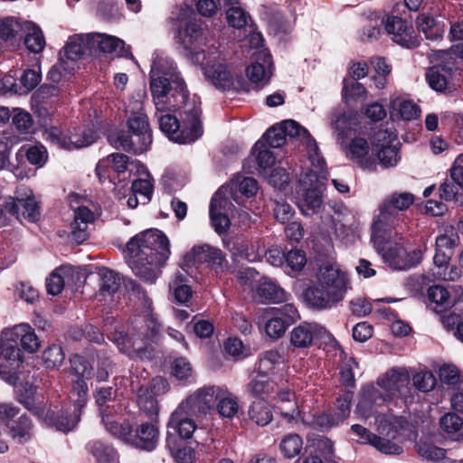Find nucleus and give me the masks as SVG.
Segmentation results:
<instances>
[{
    "label": "nucleus",
    "mask_w": 463,
    "mask_h": 463,
    "mask_svg": "<svg viewBox=\"0 0 463 463\" xmlns=\"http://www.w3.org/2000/svg\"><path fill=\"white\" fill-rule=\"evenodd\" d=\"M86 379L87 378H76L73 380L71 392V398L73 399L71 404L76 411L80 412L85 407L88 398V384Z\"/></svg>",
    "instance_id": "49"
},
{
    "label": "nucleus",
    "mask_w": 463,
    "mask_h": 463,
    "mask_svg": "<svg viewBox=\"0 0 463 463\" xmlns=\"http://www.w3.org/2000/svg\"><path fill=\"white\" fill-rule=\"evenodd\" d=\"M8 436L18 444H25L33 437L34 425L32 419L25 413L15 420L5 423Z\"/></svg>",
    "instance_id": "27"
},
{
    "label": "nucleus",
    "mask_w": 463,
    "mask_h": 463,
    "mask_svg": "<svg viewBox=\"0 0 463 463\" xmlns=\"http://www.w3.org/2000/svg\"><path fill=\"white\" fill-rule=\"evenodd\" d=\"M370 146L364 137H354L351 140L347 156L364 170L373 171L376 169V161L370 156Z\"/></svg>",
    "instance_id": "26"
},
{
    "label": "nucleus",
    "mask_w": 463,
    "mask_h": 463,
    "mask_svg": "<svg viewBox=\"0 0 463 463\" xmlns=\"http://www.w3.org/2000/svg\"><path fill=\"white\" fill-rule=\"evenodd\" d=\"M272 57L267 49H261L254 53V61L246 70L247 77L257 90L269 83L272 75Z\"/></svg>",
    "instance_id": "17"
},
{
    "label": "nucleus",
    "mask_w": 463,
    "mask_h": 463,
    "mask_svg": "<svg viewBox=\"0 0 463 463\" xmlns=\"http://www.w3.org/2000/svg\"><path fill=\"white\" fill-rule=\"evenodd\" d=\"M47 135L52 143L67 150L89 146L98 138L97 133L90 128H78L74 132L64 134L58 128H51Z\"/></svg>",
    "instance_id": "11"
},
{
    "label": "nucleus",
    "mask_w": 463,
    "mask_h": 463,
    "mask_svg": "<svg viewBox=\"0 0 463 463\" xmlns=\"http://www.w3.org/2000/svg\"><path fill=\"white\" fill-rule=\"evenodd\" d=\"M36 390V386L28 382L21 383L15 389L16 400L34 415L42 416L44 406L43 402L38 401Z\"/></svg>",
    "instance_id": "30"
},
{
    "label": "nucleus",
    "mask_w": 463,
    "mask_h": 463,
    "mask_svg": "<svg viewBox=\"0 0 463 463\" xmlns=\"http://www.w3.org/2000/svg\"><path fill=\"white\" fill-rule=\"evenodd\" d=\"M184 260L186 264H203L216 273L223 272L228 264L222 250L207 243L194 246Z\"/></svg>",
    "instance_id": "9"
},
{
    "label": "nucleus",
    "mask_w": 463,
    "mask_h": 463,
    "mask_svg": "<svg viewBox=\"0 0 463 463\" xmlns=\"http://www.w3.org/2000/svg\"><path fill=\"white\" fill-rule=\"evenodd\" d=\"M128 263L136 276L153 284L171 254L170 242L159 230H146L127 243Z\"/></svg>",
    "instance_id": "1"
},
{
    "label": "nucleus",
    "mask_w": 463,
    "mask_h": 463,
    "mask_svg": "<svg viewBox=\"0 0 463 463\" xmlns=\"http://www.w3.org/2000/svg\"><path fill=\"white\" fill-rule=\"evenodd\" d=\"M347 282L346 273L337 266L326 264L320 267L317 273V283L333 293L338 294L342 299L347 290Z\"/></svg>",
    "instance_id": "21"
},
{
    "label": "nucleus",
    "mask_w": 463,
    "mask_h": 463,
    "mask_svg": "<svg viewBox=\"0 0 463 463\" xmlns=\"http://www.w3.org/2000/svg\"><path fill=\"white\" fill-rule=\"evenodd\" d=\"M162 335V325L152 313H147L143 317L142 325L138 327V341L143 345V355L150 354L153 351L152 345H156Z\"/></svg>",
    "instance_id": "22"
},
{
    "label": "nucleus",
    "mask_w": 463,
    "mask_h": 463,
    "mask_svg": "<svg viewBox=\"0 0 463 463\" xmlns=\"http://www.w3.org/2000/svg\"><path fill=\"white\" fill-rule=\"evenodd\" d=\"M216 408L222 417L232 419L239 411V400L227 388L218 386Z\"/></svg>",
    "instance_id": "36"
},
{
    "label": "nucleus",
    "mask_w": 463,
    "mask_h": 463,
    "mask_svg": "<svg viewBox=\"0 0 463 463\" xmlns=\"http://www.w3.org/2000/svg\"><path fill=\"white\" fill-rule=\"evenodd\" d=\"M63 90L61 86L43 83L33 94V98L40 103H52L59 99L62 95Z\"/></svg>",
    "instance_id": "51"
},
{
    "label": "nucleus",
    "mask_w": 463,
    "mask_h": 463,
    "mask_svg": "<svg viewBox=\"0 0 463 463\" xmlns=\"http://www.w3.org/2000/svg\"><path fill=\"white\" fill-rule=\"evenodd\" d=\"M109 138L116 148H121L135 155L146 152L152 143V135L125 130L110 135Z\"/></svg>",
    "instance_id": "18"
},
{
    "label": "nucleus",
    "mask_w": 463,
    "mask_h": 463,
    "mask_svg": "<svg viewBox=\"0 0 463 463\" xmlns=\"http://www.w3.org/2000/svg\"><path fill=\"white\" fill-rule=\"evenodd\" d=\"M159 426L157 418L142 422L133 429L128 437V445L137 449L151 452L156 449L159 440Z\"/></svg>",
    "instance_id": "13"
},
{
    "label": "nucleus",
    "mask_w": 463,
    "mask_h": 463,
    "mask_svg": "<svg viewBox=\"0 0 463 463\" xmlns=\"http://www.w3.org/2000/svg\"><path fill=\"white\" fill-rule=\"evenodd\" d=\"M87 43L91 46H97L98 49L104 53H112L120 45L122 46L119 51L120 55L124 56V42L119 38L112 35L102 33H90L87 36Z\"/></svg>",
    "instance_id": "39"
},
{
    "label": "nucleus",
    "mask_w": 463,
    "mask_h": 463,
    "mask_svg": "<svg viewBox=\"0 0 463 463\" xmlns=\"http://www.w3.org/2000/svg\"><path fill=\"white\" fill-rule=\"evenodd\" d=\"M420 457L430 461H439L445 458L446 450L431 443L419 441L415 445Z\"/></svg>",
    "instance_id": "56"
},
{
    "label": "nucleus",
    "mask_w": 463,
    "mask_h": 463,
    "mask_svg": "<svg viewBox=\"0 0 463 463\" xmlns=\"http://www.w3.org/2000/svg\"><path fill=\"white\" fill-rule=\"evenodd\" d=\"M328 335L325 326L316 322H302L289 333V344L297 349H307Z\"/></svg>",
    "instance_id": "15"
},
{
    "label": "nucleus",
    "mask_w": 463,
    "mask_h": 463,
    "mask_svg": "<svg viewBox=\"0 0 463 463\" xmlns=\"http://www.w3.org/2000/svg\"><path fill=\"white\" fill-rule=\"evenodd\" d=\"M150 91L156 109L165 110L176 107L178 99L189 97L185 82L175 62L165 57H156L150 71Z\"/></svg>",
    "instance_id": "3"
},
{
    "label": "nucleus",
    "mask_w": 463,
    "mask_h": 463,
    "mask_svg": "<svg viewBox=\"0 0 463 463\" xmlns=\"http://www.w3.org/2000/svg\"><path fill=\"white\" fill-rule=\"evenodd\" d=\"M354 368H358V363L354 357L345 359L340 366V382L347 388H354L355 386Z\"/></svg>",
    "instance_id": "60"
},
{
    "label": "nucleus",
    "mask_w": 463,
    "mask_h": 463,
    "mask_svg": "<svg viewBox=\"0 0 463 463\" xmlns=\"http://www.w3.org/2000/svg\"><path fill=\"white\" fill-rule=\"evenodd\" d=\"M384 28L392 40L402 47L413 49L420 45L413 28L399 16H388L384 22Z\"/></svg>",
    "instance_id": "19"
},
{
    "label": "nucleus",
    "mask_w": 463,
    "mask_h": 463,
    "mask_svg": "<svg viewBox=\"0 0 463 463\" xmlns=\"http://www.w3.org/2000/svg\"><path fill=\"white\" fill-rule=\"evenodd\" d=\"M218 386H203L183 401L179 406L195 417L205 416L216 403Z\"/></svg>",
    "instance_id": "14"
},
{
    "label": "nucleus",
    "mask_w": 463,
    "mask_h": 463,
    "mask_svg": "<svg viewBox=\"0 0 463 463\" xmlns=\"http://www.w3.org/2000/svg\"><path fill=\"white\" fill-rule=\"evenodd\" d=\"M260 140H263L269 147L278 148L286 143V137L280 126L278 125L269 128Z\"/></svg>",
    "instance_id": "64"
},
{
    "label": "nucleus",
    "mask_w": 463,
    "mask_h": 463,
    "mask_svg": "<svg viewBox=\"0 0 463 463\" xmlns=\"http://www.w3.org/2000/svg\"><path fill=\"white\" fill-rule=\"evenodd\" d=\"M202 25L200 20H197L196 17L187 21L186 24L184 25V29H177L179 43L183 44L186 52L194 55L197 61L200 60L201 55H203V59H204L203 52H200L196 46L197 43L202 42Z\"/></svg>",
    "instance_id": "23"
},
{
    "label": "nucleus",
    "mask_w": 463,
    "mask_h": 463,
    "mask_svg": "<svg viewBox=\"0 0 463 463\" xmlns=\"http://www.w3.org/2000/svg\"><path fill=\"white\" fill-rule=\"evenodd\" d=\"M398 140L396 130L393 128H380L375 131L372 137V145L374 152L378 148L384 146H396Z\"/></svg>",
    "instance_id": "50"
},
{
    "label": "nucleus",
    "mask_w": 463,
    "mask_h": 463,
    "mask_svg": "<svg viewBox=\"0 0 463 463\" xmlns=\"http://www.w3.org/2000/svg\"><path fill=\"white\" fill-rule=\"evenodd\" d=\"M176 107L158 110L156 114L160 130L172 141L178 144H191L203 133L201 119L202 109L195 99L186 98L176 101Z\"/></svg>",
    "instance_id": "2"
},
{
    "label": "nucleus",
    "mask_w": 463,
    "mask_h": 463,
    "mask_svg": "<svg viewBox=\"0 0 463 463\" xmlns=\"http://www.w3.org/2000/svg\"><path fill=\"white\" fill-rule=\"evenodd\" d=\"M128 131L152 135V130L143 106L136 102V110H132L127 120Z\"/></svg>",
    "instance_id": "41"
},
{
    "label": "nucleus",
    "mask_w": 463,
    "mask_h": 463,
    "mask_svg": "<svg viewBox=\"0 0 463 463\" xmlns=\"http://www.w3.org/2000/svg\"><path fill=\"white\" fill-rule=\"evenodd\" d=\"M378 430L382 434L395 439L402 435V431L409 427L408 421L402 416L381 413L376 417Z\"/></svg>",
    "instance_id": "33"
},
{
    "label": "nucleus",
    "mask_w": 463,
    "mask_h": 463,
    "mask_svg": "<svg viewBox=\"0 0 463 463\" xmlns=\"http://www.w3.org/2000/svg\"><path fill=\"white\" fill-rule=\"evenodd\" d=\"M99 296L103 298L112 297L118 292L121 285L119 274L114 270L102 267L99 269Z\"/></svg>",
    "instance_id": "38"
},
{
    "label": "nucleus",
    "mask_w": 463,
    "mask_h": 463,
    "mask_svg": "<svg viewBox=\"0 0 463 463\" xmlns=\"http://www.w3.org/2000/svg\"><path fill=\"white\" fill-rule=\"evenodd\" d=\"M413 203L414 195L411 193H394L384 200L373 224L372 240L377 242L383 233L395 228L400 221L399 212L408 209Z\"/></svg>",
    "instance_id": "5"
},
{
    "label": "nucleus",
    "mask_w": 463,
    "mask_h": 463,
    "mask_svg": "<svg viewBox=\"0 0 463 463\" xmlns=\"http://www.w3.org/2000/svg\"><path fill=\"white\" fill-rule=\"evenodd\" d=\"M305 301L313 309L323 310L335 307L343 299L318 283L308 287L304 294Z\"/></svg>",
    "instance_id": "24"
},
{
    "label": "nucleus",
    "mask_w": 463,
    "mask_h": 463,
    "mask_svg": "<svg viewBox=\"0 0 463 463\" xmlns=\"http://www.w3.org/2000/svg\"><path fill=\"white\" fill-rule=\"evenodd\" d=\"M418 30L424 33L427 39L436 41L444 33V24L439 23L430 14H421L416 19Z\"/></svg>",
    "instance_id": "40"
},
{
    "label": "nucleus",
    "mask_w": 463,
    "mask_h": 463,
    "mask_svg": "<svg viewBox=\"0 0 463 463\" xmlns=\"http://www.w3.org/2000/svg\"><path fill=\"white\" fill-rule=\"evenodd\" d=\"M391 233L386 237L383 233V237L374 242L378 250L382 252L383 260L394 269L406 270L419 265L427 250L425 241L420 242L417 246H411L409 243H394L393 245L385 246L387 239L391 238Z\"/></svg>",
    "instance_id": "4"
},
{
    "label": "nucleus",
    "mask_w": 463,
    "mask_h": 463,
    "mask_svg": "<svg viewBox=\"0 0 463 463\" xmlns=\"http://www.w3.org/2000/svg\"><path fill=\"white\" fill-rule=\"evenodd\" d=\"M378 384L391 400L399 396L405 402L412 400L414 389L411 385V376L406 368H392L386 372L384 378L378 380Z\"/></svg>",
    "instance_id": "7"
},
{
    "label": "nucleus",
    "mask_w": 463,
    "mask_h": 463,
    "mask_svg": "<svg viewBox=\"0 0 463 463\" xmlns=\"http://www.w3.org/2000/svg\"><path fill=\"white\" fill-rule=\"evenodd\" d=\"M87 450L97 463H118L119 456L116 449L102 440H92L87 444Z\"/></svg>",
    "instance_id": "34"
},
{
    "label": "nucleus",
    "mask_w": 463,
    "mask_h": 463,
    "mask_svg": "<svg viewBox=\"0 0 463 463\" xmlns=\"http://www.w3.org/2000/svg\"><path fill=\"white\" fill-rule=\"evenodd\" d=\"M7 330L9 337H13L17 345H20L24 351L33 354L39 349V338L28 324H20Z\"/></svg>",
    "instance_id": "29"
},
{
    "label": "nucleus",
    "mask_w": 463,
    "mask_h": 463,
    "mask_svg": "<svg viewBox=\"0 0 463 463\" xmlns=\"http://www.w3.org/2000/svg\"><path fill=\"white\" fill-rule=\"evenodd\" d=\"M204 74L213 86L222 90H230L234 84L232 74L222 63L206 68Z\"/></svg>",
    "instance_id": "37"
},
{
    "label": "nucleus",
    "mask_w": 463,
    "mask_h": 463,
    "mask_svg": "<svg viewBox=\"0 0 463 463\" xmlns=\"http://www.w3.org/2000/svg\"><path fill=\"white\" fill-rule=\"evenodd\" d=\"M400 147L401 142H396V146L377 149L375 154L382 167L390 168L397 165L401 160Z\"/></svg>",
    "instance_id": "46"
},
{
    "label": "nucleus",
    "mask_w": 463,
    "mask_h": 463,
    "mask_svg": "<svg viewBox=\"0 0 463 463\" xmlns=\"http://www.w3.org/2000/svg\"><path fill=\"white\" fill-rule=\"evenodd\" d=\"M436 384L437 379L430 371H420L412 375V385L419 392H429Z\"/></svg>",
    "instance_id": "54"
},
{
    "label": "nucleus",
    "mask_w": 463,
    "mask_h": 463,
    "mask_svg": "<svg viewBox=\"0 0 463 463\" xmlns=\"http://www.w3.org/2000/svg\"><path fill=\"white\" fill-rule=\"evenodd\" d=\"M97 380L106 382L115 373V364L105 350L97 352Z\"/></svg>",
    "instance_id": "53"
},
{
    "label": "nucleus",
    "mask_w": 463,
    "mask_h": 463,
    "mask_svg": "<svg viewBox=\"0 0 463 463\" xmlns=\"http://www.w3.org/2000/svg\"><path fill=\"white\" fill-rule=\"evenodd\" d=\"M6 212L22 222L25 220L29 222H36L40 220L41 212L39 203L36 202L31 190L14 197H8L5 200Z\"/></svg>",
    "instance_id": "10"
},
{
    "label": "nucleus",
    "mask_w": 463,
    "mask_h": 463,
    "mask_svg": "<svg viewBox=\"0 0 463 463\" xmlns=\"http://www.w3.org/2000/svg\"><path fill=\"white\" fill-rule=\"evenodd\" d=\"M102 423L105 426L106 430L110 433L113 437L121 439L126 444L128 442V437L131 432V426L128 422H118L111 411L100 415Z\"/></svg>",
    "instance_id": "43"
},
{
    "label": "nucleus",
    "mask_w": 463,
    "mask_h": 463,
    "mask_svg": "<svg viewBox=\"0 0 463 463\" xmlns=\"http://www.w3.org/2000/svg\"><path fill=\"white\" fill-rule=\"evenodd\" d=\"M80 415L81 412L76 411L70 402L61 407L50 408L46 411L43 408V415L40 417L43 418L46 425L66 433L77 426L80 420Z\"/></svg>",
    "instance_id": "12"
},
{
    "label": "nucleus",
    "mask_w": 463,
    "mask_h": 463,
    "mask_svg": "<svg viewBox=\"0 0 463 463\" xmlns=\"http://www.w3.org/2000/svg\"><path fill=\"white\" fill-rule=\"evenodd\" d=\"M389 401L384 391L373 385L364 387L360 395V400L356 406L357 412L364 419L375 416L382 412L379 408Z\"/></svg>",
    "instance_id": "20"
},
{
    "label": "nucleus",
    "mask_w": 463,
    "mask_h": 463,
    "mask_svg": "<svg viewBox=\"0 0 463 463\" xmlns=\"http://www.w3.org/2000/svg\"><path fill=\"white\" fill-rule=\"evenodd\" d=\"M227 203V200L222 197L220 191L214 194L210 203L212 225L219 234L226 232L231 224L228 216L222 213Z\"/></svg>",
    "instance_id": "32"
},
{
    "label": "nucleus",
    "mask_w": 463,
    "mask_h": 463,
    "mask_svg": "<svg viewBox=\"0 0 463 463\" xmlns=\"http://www.w3.org/2000/svg\"><path fill=\"white\" fill-rule=\"evenodd\" d=\"M5 329L0 335V375L10 385H16L22 373L24 356L15 340Z\"/></svg>",
    "instance_id": "6"
},
{
    "label": "nucleus",
    "mask_w": 463,
    "mask_h": 463,
    "mask_svg": "<svg viewBox=\"0 0 463 463\" xmlns=\"http://www.w3.org/2000/svg\"><path fill=\"white\" fill-rule=\"evenodd\" d=\"M260 298L274 303L286 302L290 296L278 283L268 278H263L257 289Z\"/></svg>",
    "instance_id": "35"
},
{
    "label": "nucleus",
    "mask_w": 463,
    "mask_h": 463,
    "mask_svg": "<svg viewBox=\"0 0 463 463\" xmlns=\"http://www.w3.org/2000/svg\"><path fill=\"white\" fill-rule=\"evenodd\" d=\"M277 377L258 370L256 375L251 376L246 385V392L252 397L260 398L261 401H264L266 397H269L277 391Z\"/></svg>",
    "instance_id": "25"
},
{
    "label": "nucleus",
    "mask_w": 463,
    "mask_h": 463,
    "mask_svg": "<svg viewBox=\"0 0 463 463\" xmlns=\"http://www.w3.org/2000/svg\"><path fill=\"white\" fill-rule=\"evenodd\" d=\"M445 72H448L446 66L440 64L432 66L428 70L426 80L432 90L440 92L446 90L448 80Z\"/></svg>",
    "instance_id": "48"
},
{
    "label": "nucleus",
    "mask_w": 463,
    "mask_h": 463,
    "mask_svg": "<svg viewBox=\"0 0 463 463\" xmlns=\"http://www.w3.org/2000/svg\"><path fill=\"white\" fill-rule=\"evenodd\" d=\"M71 372L77 378H90L92 375V366L88 360L80 355L73 354L70 358Z\"/></svg>",
    "instance_id": "61"
},
{
    "label": "nucleus",
    "mask_w": 463,
    "mask_h": 463,
    "mask_svg": "<svg viewBox=\"0 0 463 463\" xmlns=\"http://www.w3.org/2000/svg\"><path fill=\"white\" fill-rule=\"evenodd\" d=\"M154 185L149 178H138L132 183V193L137 194L141 204H147L152 198Z\"/></svg>",
    "instance_id": "59"
},
{
    "label": "nucleus",
    "mask_w": 463,
    "mask_h": 463,
    "mask_svg": "<svg viewBox=\"0 0 463 463\" xmlns=\"http://www.w3.org/2000/svg\"><path fill=\"white\" fill-rule=\"evenodd\" d=\"M128 163L129 157L127 155L112 153L99 160V167L110 165L117 174H121L127 171Z\"/></svg>",
    "instance_id": "58"
},
{
    "label": "nucleus",
    "mask_w": 463,
    "mask_h": 463,
    "mask_svg": "<svg viewBox=\"0 0 463 463\" xmlns=\"http://www.w3.org/2000/svg\"><path fill=\"white\" fill-rule=\"evenodd\" d=\"M267 315L270 317L265 324V332L273 340L282 337L287 328L300 318L297 307L291 303L272 307L267 311Z\"/></svg>",
    "instance_id": "8"
},
{
    "label": "nucleus",
    "mask_w": 463,
    "mask_h": 463,
    "mask_svg": "<svg viewBox=\"0 0 463 463\" xmlns=\"http://www.w3.org/2000/svg\"><path fill=\"white\" fill-rule=\"evenodd\" d=\"M112 341L117 345L120 352L128 355L137 354L139 357H144L143 345L139 344L137 338L133 339L128 334L116 330L112 334Z\"/></svg>",
    "instance_id": "42"
},
{
    "label": "nucleus",
    "mask_w": 463,
    "mask_h": 463,
    "mask_svg": "<svg viewBox=\"0 0 463 463\" xmlns=\"http://www.w3.org/2000/svg\"><path fill=\"white\" fill-rule=\"evenodd\" d=\"M190 416L193 415L178 405L170 416L167 423L168 429H172L183 439L192 438L194 430H196V424Z\"/></svg>",
    "instance_id": "28"
},
{
    "label": "nucleus",
    "mask_w": 463,
    "mask_h": 463,
    "mask_svg": "<svg viewBox=\"0 0 463 463\" xmlns=\"http://www.w3.org/2000/svg\"><path fill=\"white\" fill-rule=\"evenodd\" d=\"M117 390L112 386L100 387L94 392L95 402L99 407V414H105L111 411V408L107 405L116 396Z\"/></svg>",
    "instance_id": "57"
},
{
    "label": "nucleus",
    "mask_w": 463,
    "mask_h": 463,
    "mask_svg": "<svg viewBox=\"0 0 463 463\" xmlns=\"http://www.w3.org/2000/svg\"><path fill=\"white\" fill-rule=\"evenodd\" d=\"M137 402L140 411L148 417L157 418L159 409L156 396L149 392L144 386L139 387L137 390Z\"/></svg>",
    "instance_id": "45"
},
{
    "label": "nucleus",
    "mask_w": 463,
    "mask_h": 463,
    "mask_svg": "<svg viewBox=\"0 0 463 463\" xmlns=\"http://www.w3.org/2000/svg\"><path fill=\"white\" fill-rule=\"evenodd\" d=\"M300 183L309 184V187L303 194V201L299 203V208L305 215H312L318 212L323 203V184L313 170L307 173Z\"/></svg>",
    "instance_id": "16"
},
{
    "label": "nucleus",
    "mask_w": 463,
    "mask_h": 463,
    "mask_svg": "<svg viewBox=\"0 0 463 463\" xmlns=\"http://www.w3.org/2000/svg\"><path fill=\"white\" fill-rule=\"evenodd\" d=\"M65 354L62 348L58 345L48 346L43 354V360L47 368H54L62 364Z\"/></svg>",
    "instance_id": "62"
},
{
    "label": "nucleus",
    "mask_w": 463,
    "mask_h": 463,
    "mask_svg": "<svg viewBox=\"0 0 463 463\" xmlns=\"http://www.w3.org/2000/svg\"><path fill=\"white\" fill-rule=\"evenodd\" d=\"M250 420L257 425L264 427L273 419V414L269 405L265 401L253 402L248 411Z\"/></svg>",
    "instance_id": "44"
},
{
    "label": "nucleus",
    "mask_w": 463,
    "mask_h": 463,
    "mask_svg": "<svg viewBox=\"0 0 463 463\" xmlns=\"http://www.w3.org/2000/svg\"><path fill=\"white\" fill-rule=\"evenodd\" d=\"M252 154L256 156V162L260 168L267 169L275 165V156L269 150V146L263 140H258L252 147Z\"/></svg>",
    "instance_id": "52"
},
{
    "label": "nucleus",
    "mask_w": 463,
    "mask_h": 463,
    "mask_svg": "<svg viewBox=\"0 0 463 463\" xmlns=\"http://www.w3.org/2000/svg\"><path fill=\"white\" fill-rule=\"evenodd\" d=\"M93 221V213L88 207L80 206L75 210L71 226V237L77 243H82L89 238L88 225Z\"/></svg>",
    "instance_id": "31"
},
{
    "label": "nucleus",
    "mask_w": 463,
    "mask_h": 463,
    "mask_svg": "<svg viewBox=\"0 0 463 463\" xmlns=\"http://www.w3.org/2000/svg\"><path fill=\"white\" fill-rule=\"evenodd\" d=\"M427 298L431 304H435V308L440 307L439 311L449 305V293L441 285L430 286L427 291Z\"/></svg>",
    "instance_id": "55"
},
{
    "label": "nucleus",
    "mask_w": 463,
    "mask_h": 463,
    "mask_svg": "<svg viewBox=\"0 0 463 463\" xmlns=\"http://www.w3.org/2000/svg\"><path fill=\"white\" fill-rule=\"evenodd\" d=\"M24 44L27 49L34 53L41 52L45 46V39L39 27H33L24 38Z\"/></svg>",
    "instance_id": "63"
},
{
    "label": "nucleus",
    "mask_w": 463,
    "mask_h": 463,
    "mask_svg": "<svg viewBox=\"0 0 463 463\" xmlns=\"http://www.w3.org/2000/svg\"><path fill=\"white\" fill-rule=\"evenodd\" d=\"M303 447V440L298 434L290 433L286 435L280 441L279 450L286 458H293L300 454Z\"/></svg>",
    "instance_id": "47"
}]
</instances>
